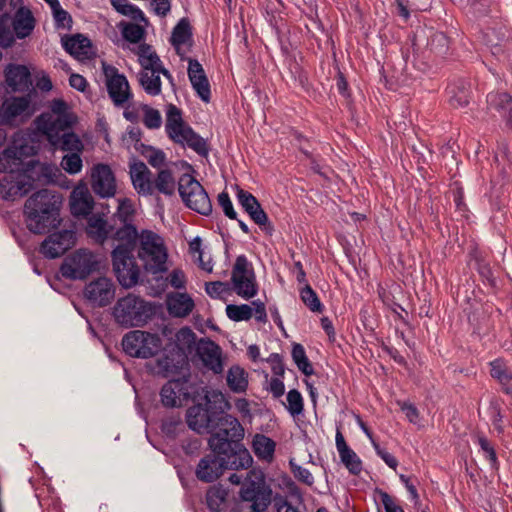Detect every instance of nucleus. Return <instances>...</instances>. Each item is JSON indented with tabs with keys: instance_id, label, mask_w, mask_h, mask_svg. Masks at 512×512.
<instances>
[{
	"instance_id": "1",
	"label": "nucleus",
	"mask_w": 512,
	"mask_h": 512,
	"mask_svg": "<svg viewBox=\"0 0 512 512\" xmlns=\"http://www.w3.org/2000/svg\"><path fill=\"white\" fill-rule=\"evenodd\" d=\"M61 197L54 191L42 189L25 202L24 216L29 231L43 234L60 224Z\"/></svg>"
},
{
	"instance_id": "2",
	"label": "nucleus",
	"mask_w": 512,
	"mask_h": 512,
	"mask_svg": "<svg viewBox=\"0 0 512 512\" xmlns=\"http://www.w3.org/2000/svg\"><path fill=\"white\" fill-rule=\"evenodd\" d=\"M208 444L212 452L220 455H232L238 451L247 450L241 445L244 438V428L239 420L222 412L212 427Z\"/></svg>"
},
{
	"instance_id": "3",
	"label": "nucleus",
	"mask_w": 512,
	"mask_h": 512,
	"mask_svg": "<svg viewBox=\"0 0 512 512\" xmlns=\"http://www.w3.org/2000/svg\"><path fill=\"white\" fill-rule=\"evenodd\" d=\"M253 459L248 450L238 451L232 455H220L215 452L200 459L195 475L198 480L211 483L217 480L225 469H247Z\"/></svg>"
},
{
	"instance_id": "4",
	"label": "nucleus",
	"mask_w": 512,
	"mask_h": 512,
	"mask_svg": "<svg viewBox=\"0 0 512 512\" xmlns=\"http://www.w3.org/2000/svg\"><path fill=\"white\" fill-rule=\"evenodd\" d=\"M229 482L234 485L242 484L240 497L243 501L251 502L253 512H265L271 503L272 490L266 484L265 475L262 471L252 469L242 475L232 473Z\"/></svg>"
},
{
	"instance_id": "5",
	"label": "nucleus",
	"mask_w": 512,
	"mask_h": 512,
	"mask_svg": "<svg viewBox=\"0 0 512 512\" xmlns=\"http://www.w3.org/2000/svg\"><path fill=\"white\" fill-rule=\"evenodd\" d=\"M206 405H193L186 412L188 427L197 432H210L218 415L230 409V403L219 391H206Z\"/></svg>"
},
{
	"instance_id": "6",
	"label": "nucleus",
	"mask_w": 512,
	"mask_h": 512,
	"mask_svg": "<svg viewBox=\"0 0 512 512\" xmlns=\"http://www.w3.org/2000/svg\"><path fill=\"white\" fill-rule=\"evenodd\" d=\"M165 131L173 142L191 148L200 156H208L207 141L185 123L181 110L173 104L167 106Z\"/></svg>"
},
{
	"instance_id": "7",
	"label": "nucleus",
	"mask_w": 512,
	"mask_h": 512,
	"mask_svg": "<svg viewBox=\"0 0 512 512\" xmlns=\"http://www.w3.org/2000/svg\"><path fill=\"white\" fill-rule=\"evenodd\" d=\"M138 257L144 268L152 273L167 271L168 253L163 238L151 230H143L139 234Z\"/></svg>"
},
{
	"instance_id": "8",
	"label": "nucleus",
	"mask_w": 512,
	"mask_h": 512,
	"mask_svg": "<svg viewBox=\"0 0 512 512\" xmlns=\"http://www.w3.org/2000/svg\"><path fill=\"white\" fill-rule=\"evenodd\" d=\"M153 313V306L134 294L120 298L113 308L115 321L124 327L141 326Z\"/></svg>"
},
{
	"instance_id": "9",
	"label": "nucleus",
	"mask_w": 512,
	"mask_h": 512,
	"mask_svg": "<svg viewBox=\"0 0 512 512\" xmlns=\"http://www.w3.org/2000/svg\"><path fill=\"white\" fill-rule=\"evenodd\" d=\"M124 352L134 358L148 359L154 357L162 348V339L156 333L133 330L122 338Z\"/></svg>"
},
{
	"instance_id": "10",
	"label": "nucleus",
	"mask_w": 512,
	"mask_h": 512,
	"mask_svg": "<svg viewBox=\"0 0 512 512\" xmlns=\"http://www.w3.org/2000/svg\"><path fill=\"white\" fill-rule=\"evenodd\" d=\"M178 191L188 208L205 216L212 213V203L207 192L191 175L183 174L180 177Z\"/></svg>"
},
{
	"instance_id": "11",
	"label": "nucleus",
	"mask_w": 512,
	"mask_h": 512,
	"mask_svg": "<svg viewBox=\"0 0 512 512\" xmlns=\"http://www.w3.org/2000/svg\"><path fill=\"white\" fill-rule=\"evenodd\" d=\"M97 264L92 252L79 249L64 259L60 273L66 279L83 280L97 269Z\"/></svg>"
},
{
	"instance_id": "12",
	"label": "nucleus",
	"mask_w": 512,
	"mask_h": 512,
	"mask_svg": "<svg viewBox=\"0 0 512 512\" xmlns=\"http://www.w3.org/2000/svg\"><path fill=\"white\" fill-rule=\"evenodd\" d=\"M231 281L238 296L250 299L257 294L258 288L254 269L245 255L237 256L232 269Z\"/></svg>"
},
{
	"instance_id": "13",
	"label": "nucleus",
	"mask_w": 512,
	"mask_h": 512,
	"mask_svg": "<svg viewBox=\"0 0 512 512\" xmlns=\"http://www.w3.org/2000/svg\"><path fill=\"white\" fill-rule=\"evenodd\" d=\"M51 113L41 114L37 120L38 129L46 136H52L53 129H68L70 128L75 118L69 112L67 103L62 99H55L50 105Z\"/></svg>"
},
{
	"instance_id": "14",
	"label": "nucleus",
	"mask_w": 512,
	"mask_h": 512,
	"mask_svg": "<svg viewBox=\"0 0 512 512\" xmlns=\"http://www.w3.org/2000/svg\"><path fill=\"white\" fill-rule=\"evenodd\" d=\"M134 250L115 247L112 252L113 269L121 286L131 288L138 283L140 268L133 255Z\"/></svg>"
},
{
	"instance_id": "15",
	"label": "nucleus",
	"mask_w": 512,
	"mask_h": 512,
	"mask_svg": "<svg viewBox=\"0 0 512 512\" xmlns=\"http://www.w3.org/2000/svg\"><path fill=\"white\" fill-rule=\"evenodd\" d=\"M34 174L31 167L24 169L20 173L6 174L0 180V196L10 201L23 197L33 189Z\"/></svg>"
},
{
	"instance_id": "16",
	"label": "nucleus",
	"mask_w": 512,
	"mask_h": 512,
	"mask_svg": "<svg viewBox=\"0 0 512 512\" xmlns=\"http://www.w3.org/2000/svg\"><path fill=\"white\" fill-rule=\"evenodd\" d=\"M106 86L109 97L116 107H125L132 99L133 93L125 75L118 73L113 66H104Z\"/></svg>"
},
{
	"instance_id": "17",
	"label": "nucleus",
	"mask_w": 512,
	"mask_h": 512,
	"mask_svg": "<svg viewBox=\"0 0 512 512\" xmlns=\"http://www.w3.org/2000/svg\"><path fill=\"white\" fill-rule=\"evenodd\" d=\"M91 188L100 198H112L117 192V183L114 172L108 164L93 165L90 172Z\"/></svg>"
},
{
	"instance_id": "18",
	"label": "nucleus",
	"mask_w": 512,
	"mask_h": 512,
	"mask_svg": "<svg viewBox=\"0 0 512 512\" xmlns=\"http://www.w3.org/2000/svg\"><path fill=\"white\" fill-rule=\"evenodd\" d=\"M76 242V234L73 230H62L50 234L41 244L40 252L49 259L63 255L72 248Z\"/></svg>"
},
{
	"instance_id": "19",
	"label": "nucleus",
	"mask_w": 512,
	"mask_h": 512,
	"mask_svg": "<svg viewBox=\"0 0 512 512\" xmlns=\"http://www.w3.org/2000/svg\"><path fill=\"white\" fill-rule=\"evenodd\" d=\"M84 295L94 306H107L115 297L114 283L107 277H99L85 286Z\"/></svg>"
},
{
	"instance_id": "20",
	"label": "nucleus",
	"mask_w": 512,
	"mask_h": 512,
	"mask_svg": "<svg viewBox=\"0 0 512 512\" xmlns=\"http://www.w3.org/2000/svg\"><path fill=\"white\" fill-rule=\"evenodd\" d=\"M33 114L30 95L10 97L0 108V125L11 124L17 117H30Z\"/></svg>"
},
{
	"instance_id": "21",
	"label": "nucleus",
	"mask_w": 512,
	"mask_h": 512,
	"mask_svg": "<svg viewBox=\"0 0 512 512\" xmlns=\"http://www.w3.org/2000/svg\"><path fill=\"white\" fill-rule=\"evenodd\" d=\"M31 167L35 173V165L32 161L25 163L23 160V149L20 147H8L0 153V172L16 174Z\"/></svg>"
},
{
	"instance_id": "22",
	"label": "nucleus",
	"mask_w": 512,
	"mask_h": 512,
	"mask_svg": "<svg viewBox=\"0 0 512 512\" xmlns=\"http://www.w3.org/2000/svg\"><path fill=\"white\" fill-rule=\"evenodd\" d=\"M71 213L76 217L88 216L94 208V199L85 183H79L70 194Z\"/></svg>"
},
{
	"instance_id": "23",
	"label": "nucleus",
	"mask_w": 512,
	"mask_h": 512,
	"mask_svg": "<svg viewBox=\"0 0 512 512\" xmlns=\"http://www.w3.org/2000/svg\"><path fill=\"white\" fill-rule=\"evenodd\" d=\"M160 396L161 402L165 407L173 408L180 406L182 401L189 397L187 380L182 378L168 381L162 387Z\"/></svg>"
},
{
	"instance_id": "24",
	"label": "nucleus",
	"mask_w": 512,
	"mask_h": 512,
	"mask_svg": "<svg viewBox=\"0 0 512 512\" xmlns=\"http://www.w3.org/2000/svg\"><path fill=\"white\" fill-rule=\"evenodd\" d=\"M129 174L134 189L138 194L150 196L154 193V184L151 179V171L142 161L130 164Z\"/></svg>"
},
{
	"instance_id": "25",
	"label": "nucleus",
	"mask_w": 512,
	"mask_h": 512,
	"mask_svg": "<svg viewBox=\"0 0 512 512\" xmlns=\"http://www.w3.org/2000/svg\"><path fill=\"white\" fill-rule=\"evenodd\" d=\"M62 45L70 55L80 61L90 60L95 55L91 41L82 34L63 37Z\"/></svg>"
},
{
	"instance_id": "26",
	"label": "nucleus",
	"mask_w": 512,
	"mask_h": 512,
	"mask_svg": "<svg viewBox=\"0 0 512 512\" xmlns=\"http://www.w3.org/2000/svg\"><path fill=\"white\" fill-rule=\"evenodd\" d=\"M197 353L205 367L216 374L223 371L220 347L209 339H201L197 345Z\"/></svg>"
},
{
	"instance_id": "27",
	"label": "nucleus",
	"mask_w": 512,
	"mask_h": 512,
	"mask_svg": "<svg viewBox=\"0 0 512 512\" xmlns=\"http://www.w3.org/2000/svg\"><path fill=\"white\" fill-rule=\"evenodd\" d=\"M5 81L14 92H24L32 86L31 73L25 65L9 64L5 69Z\"/></svg>"
},
{
	"instance_id": "28",
	"label": "nucleus",
	"mask_w": 512,
	"mask_h": 512,
	"mask_svg": "<svg viewBox=\"0 0 512 512\" xmlns=\"http://www.w3.org/2000/svg\"><path fill=\"white\" fill-rule=\"evenodd\" d=\"M188 64V77L192 87L200 99L208 103L211 97L210 84L202 65L195 59H189Z\"/></svg>"
},
{
	"instance_id": "29",
	"label": "nucleus",
	"mask_w": 512,
	"mask_h": 512,
	"mask_svg": "<svg viewBox=\"0 0 512 512\" xmlns=\"http://www.w3.org/2000/svg\"><path fill=\"white\" fill-rule=\"evenodd\" d=\"M160 74L164 75L168 79L172 80L170 72L162 67H153L142 69L138 74V79L143 90L151 96H157L161 93V79Z\"/></svg>"
},
{
	"instance_id": "30",
	"label": "nucleus",
	"mask_w": 512,
	"mask_h": 512,
	"mask_svg": "<svg viewBox=\"0 0 512 512\" xmlns=\"http://www.w3.org/2000/svg\"><path fill=\"white\" fill-rule=\"evenodd\" d=\"M166 306L172 317L185 318L195 308V302L186 292H173L167 295Z\"/></svg>"
},
{
	"instance_id": "31",
	"label": "nucleus",
	"mask_w": 512,
	"mask_h": 512,
	"mask_svg": "<svg viewBox=\"0 0 512 512\" xmlns=\"http://www.w3.org/2000/svg\"><path fill=\"white\" fill-rule=\"evenodd\" d=\"M67 129H53L52 136H47L49 143L57 149L69 153H81L84 146L80 138L73 132H65Z\"/></svg>"
},
{
	"instance_id": "32",
	"label": "nucleus",
	"mask_w": 512,
	"mask_h": 512,
	"mask_svg": "<svg viewBox=\"0 0 512 512\" xmlns=\"http://www.w3.org/2000/svg\"><path fill=\"white\" fill-rule=\"evenodd\" d=\"M336 448L341 462L353 475H358L362 471V461L358 455L347 445L342 432L338 429L335 435Z\"/></svg>"
},
{
	"instance_id": "33",
	"label": "nucleus",
	"mask_w": 512,
	"mask_h": 512,
	"mask_svg": "<svg viewBox=\"0 0 512 512\" xmlns=\"http://www.w3.org/2000/svg\"><path fill=\"white\" fill-rule=\"evenodd\" d=\"M192 42V33L189 22L183 18L173 28L171 43L177 54L183 59Z\"/></svg>"
},
{
	"instance_id": "34",
	"label": "nucleus",
	"mask_w": 512,
	"mask_h": 512,
	"mask_svg": "<svg viewBox=\"0 0 512 512\" xmlns=\"http://www.w3.org/2000/svg\"><path fill=\"white\" fill-rule=\"evenodd\" d=\"M12 27L18 39H24L31 35L35 28V18L28 7L21 6L17 9L12 20Z\"/></svg>"
},
{
	"instance_id": "35",
	"label": "nucleus",
	"mask_w": 512,
	"mask_h": 512,
	"mask_svg": "<svg viewBox=\"0 0 512 512\" xmlns=\"http://www.w3.org/2000/svg\"><path fill=\"white\" fill-rule=\"evenodd\" d=\"M186 362V357L176 350L168 351L156 361V372L163 377L176 374Z\"/></svg>"
},
{
	"instance_id": "36",
	"label": "nucleus",
	"mask_w": 512,
	"mask_h": 512,
	"mask_svg": "<svg viewBox=\"0 0 512 512\" xmlns=\"http://www.w3.org/2000/svg\"><path fill=\"white\" fill-rule=\"evenodd\" d=\"M487 102L500 113L507 125L512 127V97L505 92H492L488 94Z\"/></svg>"
},
{
	"instance_id": "37",
	"label": "nucleus",
	"mask_w": 512,
	"mask_h": 512,
	"mask_svg": "<svg viewBox=\"0 0 512 512\" xmlns=\"http://www.w3.org/2000/svg\"><path fill=\"white\" fill-rule=\"evenodd\" d=\"M112 231L113 227L102 216L93 215L88 219L86 232L97 243L103 244Z\"/></svg>"
},
{
	"instance_id": "38",
	"label": "nucleus",
	"mask_w": 512,
	"mask_h": 512,
	"mask_svg": "<svg viewBox=\"0 0 512 512\" xmlns=\"http://www.w3.org/2000/svg\"><path fill=\"white\" fill-rule=\"evenodd\" d=\"M491 376L502 386L506 394L512 395V373L502 359H495L489 363Z\"/></svg>"
},
{
	"instance_id": "39",
	"label": "nucleus",
	"mask_w": 512,
	"mask_h": 512,
	"mask_svg": "<svg viewBox=\"0 0 512 512\" xmlns=\"http://www.w3.org/2000/svg\"><path fill=\"white\" fill-rule=\"evenodd\" d=\"M276 443L263 434H256L252 441V449L255 455L264 461L271 462L274 458Z\"/></svg>"
},
{
	"instance_id": "40",
	"label": "nucleus",
	"mask_w": 512,
	"mask_h": 512,
	"mask_svg": "<svg viewBox=\"0 0 512 512\" xmlns=\"http://www.w3.org/2000/svg\"><path fill=\"white\" fill-rule=\"evenodd\" d=\"M110 236L119 242L116 247L128 250H134L136 241L139 239L137 229L133 224H123L114 233L112 232Z\"/></svg>"
},
{
	"instance_id": "41",
	"label": "nucleus",
	"mask_w": 512,
	"mask_h": 512,
	"mask_svg": "<svg viewBox=\"0 0 512 512\" xmlns=\"http://www.w3.org/2000/svg\"><path fill=\"white\" fill-rule=\"evenodd\" d=\"M226 381L229 389L234 393H243L248 387L247 373L237 365L229 368Z\"/></svg>"
},
{
	"instance_id": "42",
	"label": "nucleus",
	"mask_w": 512,
	"mask_h": 512,
	"mask_svg": "<svg viewBox=\"0 0 512 512\" xmlns=\"http://www.w3.org/2000/svg\"><path fill=\"white\" fill-rule=\"evenodd\" d=\"M175 344L177 352L186 357L187 353H191L196 345V335L189 327L181 328L175 334Z\"/></svg>"
},
{
	"instance_id": "43",
	"label": "nucleus",
	"mask_w": 512,
	"mask_h": 512,
	"mask_svg": "<svg viewBox=\"0 0 512 512\" xmlns=\"http://www.w3.org/2000/svg\"><path fill=\"white\" fill-rule=\"evenodd\" d=\"M112 7L121 15L131 18L134 21L144 22L147 20L144 13L136 5L128 0H110Z\"/></svg>"
},
{
	"instance_id": "44",
	"label": "nucleus",
	"mask_w": 512,
	"mask_h": 512,
	"mask_svg": "<svg viewBox=\"0 0 512 512\" xmlns=\"http://www.w3.org/2000/svg\"><path fill=\"white\" fill-rule=\"evenodd\" d=\"M251 220L257 224L262 231H264L267 235H272L274 232V226L269 221V218L266 212L262 209L259 201L253 205V208L245 209Z\"/></svg>"
},
{
	"instance_id": "45",
	"label": "nucleus",
	"mask_w": 512,
	"mask_h": 512,
	"mask_svg": "<svg viewBox=\"0 0 512 512\" xmlns=\"http://www.w3.org/2000/svg\"><path fill=\"white\" fill-rule=\"evenodd\" d=\"M449 103L455 108L464 107L469 103L470 90L464 82L448 87Z\"/></svg>"
},
{
	"instance_id": "46",
	"label": "nucleus",
	"mask_w": 512,
	"mask_h": 512,
	"mask_svg": "<svg viewBox=\"0 0 512 512\" xmlns=\"http://www.w3.org/2000/svg\"><path fill=\"white\" fill-rule=\"evenodd\" d=\"M123 39L130 43H139L145 37V29L137 23L121 21L117 25Z\"/></svg>"
},
{
	"instance_id": "47",
	"label": "nucleus",
	"mask_w": 512,
	"mask_h": 512,
	"mask_svg": "<svg viewBox=\"0 0 512 512\" xmlns=\"http://www.w3.org/2000/svg\"><path fill=\"white\" fill-rule=\"evenodd\" d=\"M154 184V191L157 190L158 192L164 194V195H173L175 192L176 184L174 177L170 170L168 169H162L158 172L157 177Z\"/></svg>"
},
{
	"instance_id": "48",
	"label": "nucleus",
	"mask_w": 512,
	"mask_h": 512,
	"mask_svg": "<svg viewBox=\"0 0 512 512\" xmlns=\"http://www.w3.org/2000/svg\"><path fill=\"white\" fill-rule=\"evenodd\" d=\"M138 61L142 69L162 67V62L150 45L141 44L137 50Z\"/></svg>"
},
{
	"instance_id": "49",
	"label": "nucleus",
	"mask_w": 512,
	"mask_h": 512,
	"mask_svg": "<svg viewBox=\"0 0 512 512\" xmlns=\"http://www.w3.org/2000/svg\"><path fill=\"white\" fill-rule=\"evenodd\" d=\"M227 497V492L220 486L210 487L206 493L207 506L211 512L222 510Z\"/></svg>"
},
{
	"instance_id": "50",
	"label": "nucleus",
	"mask_w": 512,
	"mask_h": 512,
	"mask_svg": "<svg viewBox=\"0 0 512 512\" xmlns=\"http://www.w3.org/2000/svg\"><path fill=\"white\" fill-rule=\"evenodd\" d=\"M292 358L298 369L306 376L314 373L312 364L310 363L304 347L301 344H294L292 348Z\"/></svg>"
},
{
	"instance_id": "51",
	"label": "nucleus",
	"mask_w": 512,
	"mask_h": 512,
	"mask_svg": "<svg viewBox=\"0 0 512 512\" xmlns=\"http://www.w3.org/2000/svg\"><path fill=\"white\" fill-rule=\"evenodd\" d=\"M226 315L235 322L248 321L253 316V308L248 304H228L226 306Z\"/></svg>"
},
{
	"instance_id": "52",
	"label": "nucleus",
	"mask_w": 512,
	"mask_h": 512,
	"mask_svg": "<svg viewBox=\"0 0 512 512\" xmlns=\"http://www.w3.org/2000/svg\"><path fill=\"white\" fill-rule=\"evenodd\" d=\"M134 205L130 199L123 198L118 200V208L115 217L122 224H132L134 218Z\"/></svg>"
},
{
	"instance_id": "53",
	"label": "nucleus",
	"mask_w": 512,
	"mask_h": 512,
	"mask_svg": "<svg viewBox=\"0 0 512 512\" xmlns=\"http://www.w3.org/2000/svg\"><path fill=\"white\" fill-rule=\"evenodd\" d=\"M300 297L312 312L321 313L323 311L322 303L309 284H305V287L300 291Z\"/></svg>"
},
{
	"instance_id": "54",
	"label": "nucleus",
	"mask_w": 512,
	"mask_h": 512,
	"mask_svg": "<svg viewBox=\"0 0 512 512\" xmlns=\"http://www.w3.org/2000/svg\"><path fill=\"white\" fill-rule=\"evenodd\" d=\"M61 167L69 174L75 175L82 170L83 162L80 153H68L61 160Z\"/></svg>"
},
{
	"instance_id": "55",
	"label": "nucleus",
	"mask_w": 512,
	"mask_h": 512,
	"mask_svg": "<svg viewBox=\"0 0 512 512\" xmlns=\"http://www.w3.org/2000/svg\"><path fill=\"white\" fill-rule=\"evenodd\" d=\"M427 45L436 53L443 54L448 47V39L446 35L438 31H429Z\"/></svg>"
},
{
	"instance_id": "56",
	"label": "nucleus",
	"mask_w": 512,
	"mask_h": 512,
	"mask_svg": "<svg viewBox=\"0 0 512 512\" xmlns=\"http://www.w3.org/2000/svg\"><path fill=\"white\" fill-rule=\"evenodd\" d=\"M205 292L213 299H224L230 292V285L222 281L206 282Z\"/></svg>"
},
{
	"instance_id": "57",
	"label": "nucleus",
	"mask_w": 512,
	"mask_h": 512,
	"mask_svg": "<svg viewBox=\"0 0 512 512\" xmlns=\"http://www.w3.org/2000/svg\"><path fill=\"white\" fill-rule=\"evenodd\" d=\"M142 110L144 112L143 124L145 127L148 129H158L161 127L162 117L157 109H154L148 105H144Z\"/></svg>"
},
{
	"instance_id": "58",
	"label": "nucleus",
	"mask_w": 512,
	"mask_h": 512,
	"mask_svg": "<svg viewBox=\"0 0 512 512\" xmlns=\"http://www.w3.org/2000/svg\"><path fill=\"white\" fill-rule=\"evenodd\" d=\"M15 42V33L8 27V17L0 16V46L3 48L11 47Z\"/></svg>"
},
{
	"instance_id": "59",
	"label": "nucleus",
	"mask_w": 512,
	"mask_h": 512,
	"mask_svg": "<svg viewBox=\"0 0 512 512\" xmlns=\"http://www.w3.org/2000/svg\"><path fill=\"white\" fill-rule=\"evenodd\" d=\"M142 155L146 158L148 163L155 168L163 166L166 160V155L162 150L151 146L145 147L142 151Z\"/></svg>"
},
{
	"instance_id": "60",
	"label": "nucleus",
	"mask_w": 512,
	"mask_h": 512,
	"mask_svg": "<svg viewBox=\"0 0 512 512\" xmlns=\"http://www.w3.org/2000/svg\"><path fill=\"white\" fill-rule=\"evenodd\" d=\"M289 466H290L293 476L299 482H302V483L306 484L307 486L313 485L314 477L308 469L298 465L294 459H290Z\"/></svg>"
},
{
	"instance_id": "61",
	"label": "nucleus",
	"mask_w": 512,
	"mask_h": 512,
	"mask_svg": "<svg viewBox=\"0 0 512 512\" xmlns=\"http://www.w3.org/2000/svg\"><path fill=\"white\" fill-rule=\"evenodd\" d=\"M287 409L292 416H297L303 412V398L301 393L292 389L287 393Z\"/></svg>"
},
{
	"instance_id": "62",
	"label": "nucleus",
	"mask_w": 512,
	"mask_h": 512,
	"mask_svg": "<svg viewBox=\"0 0 512 512\" xmlns=\"http://www.w3.org/2000/svg\"><path fill=\"white\" fill-rule=\"evenodd\" d=\"M57 28H71L72 18L60 3L51 8Z\"/></svg>"
},
{
	"instance_id": "63",
	"label": "nucleus",
	"mask_w": 512,
	"mask_h": 512,
	"mask_svg": "<svg viewBox=\"0 0 512 512\" xmlns=\"http://www.w3.org/2000/svg\"><path fill=\"white\" fill-rule=\"evenodd\" d=\"M478 444L485 454V457L490 461L491 467L497 469L499 462L497 459L496 451L487 438L478 436Z\"/></svg>"
},
{
	"instance_id": "64",
	"label": "nucleus",
	"mask_w": 512,
	"mask_h": 512,
	"mask_svg": "<svg viewBox=\"0 0 512 512\" xmlns=\"http://www.w3.org/2000/svg\"><path fill=\"white\" fill-rule=\"evenodd\" d=\"M218 203L222 207L224 214L230 219H236L237 213L233 208L230 196L227 192L223 191L218 195Z\"/></svg>"
}]
</instances>
